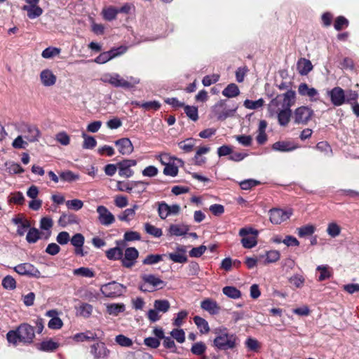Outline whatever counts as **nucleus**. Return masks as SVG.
Listing matches in <instances>:
<instances>
[{
  "label": "nucleus",
  "instance_id": "23",
  "mask_svg": "<svg viewBox=\"0 0 359 359\" xmlns=\"http://www.w3.org/2000/svg\"><path fill=\"white\" fill-rule=\"evenodd\" d=\"M40 79L44 86H52L56 82V76L50 69H44L40 74Z\"/></svg>",
  "mask_w": 359,
  "mask_h": 359
},
{
  "label": "nucleus",
  "instance_id": "57",
  "mask_svg": "<svg viewBox=\"0 0 359 359\" xmlns=\"http://www.w3.org/2000/svg\"><path fill=\"white\" fill-rule=\"evenodd\" d=\"M135 104L137 106L141 107L143 109H147V110H149V109L157 110L161 107L160 103L157 101H150V102H144L142 104H140L139 102H135Z\"/></svg>",
  "mask_w": 359,
  "mask_h": 359
},
{
  "label": "nucleus",
  "instance_id": "49",
  "mask_svg": "<svg viewBox=\"0 0 359 359\" xmlns=\"http://www.w3.org/2000/svg\"><path fill=\"white\" fill-rule=\"evenodd\" d=\"M315 230L316 227L312 224H308L297 229L298 235L300 237L312 235L315 232Z\"/></svg>",
  "mask_w": 359,
  "mask_h": 359
},
{
  "label": "nucleus",
  "instance_id": "7",
  "mask_svg": "<svg viewBox=\"0 0 359 359\" xmlns=\"http://www.w3.org/2000/svg\"><path fill=\"white\" fill-rule=\"evenodd\" d=\"M101 292L107 297L114 298L122 294L124 290L123 285L115 281L103 285L101 287Z\"/></svg>",
  "mask_w": 359,
  "mask_h": 359
},
{
  "label": "nucleus",
  "instance_id": "33",
  "mask_svg": "<svg viewBox=\"0 0 359 359\" xmlns=\"http://www.w3.org/2000/svg\"><path fill=\"white\" fill-rule=\"evenodd\" d=\"M194 322L202 334H206L210 331L208 323L204 318L198 316H196L194 318Z\"/></svg>",
  "mask_w": 359,
  "mask_h": 359
},
{
  "label": "nucleus",
  "instance_id": "43",
  "mask_svg": "<svg viewBox=\"0 0 359 359\" xmlns=\"http://www.w3.org/2000/svg\"><path fill=\"white\" fill-rule=\"evenodd\" d=\"M40 232L36 228H30L27 233L26 240L29 243H34L40 238Z\"/></svg>",
  "mask_w": 359,
  "mask_h": 359
},
{
  "label": "nucleus",
  "instance_id": "27",
  "mask_svg": "<svg viewBox=\"0 0 359 359\" xmlns=\"http://www.w3.org/2000/svg\"><path fill=\"white\" fill-rule=\"evenodd\" d=\"M93 306L88 303H81L79 306L76 307V316L83 318H89L93 312Z\"/></svg>",
  "mask_w": 359,
  "mask_h": 359
},
{
  "label": "nucleus",
  "instance_id": "41",
  "mask_svg": "<svg viewBox=\"0 0 359 359\" xmlns=\"http://www.w3.org/2000/svg\"><path fill=\"white\" fill-rule=\"evenodd\" d=\"M118 13V9L113 6H109L102 10L103 18L108 21L116 19Z\"/></svg>",
  "mask_w": 359,
  "mask_h": 359
},
{
  "label": "nucleus",
  "instance_id": "56",
  "mask_svg": "<svg viewBox=\"0 0 359 359\" xmlns=\"http://www.w3.org/2000/svg\"><path fill=\"white\" fill-rule=\"evenodd\" d=\"M115 341L118 344L123 347H130L133 345V341L123 334L117 335Z\"/></svg>",
  "mask_w": 359,
  "mask_h": 359
},
{
  "label": "nucleus",
  "instance_id": "62",
  "mask_svg": "<svg viewBox=\"0 0 359 359\" xmlns=\"http://www.w3.org/2000/svg\"><path fill=\"white\" fill-rule=\"evenodd\" d=\"M148 184L143 181H133L132 191L135 193L141 194L146 190Z\"/></svg>",
  "mask_w": 359,
  "mask_h": 359
},
{
  "label": "nucleus",
  "instance_id": "16",
  "mask_svg": "<svg viewBox=\"0 0 359 359\" xmlns=\"http://www.w3.org/2000/svg\"><path fill=\"white\" fill-rule=\"evenodd\" d=\"M97 212L98 214V221L101 224L104 226H109L114 222V216L105 206H97Z\"/></svg>",
  "mask_w": 359,
  "mask_h": 359
},
{
  "label": "nucleus",
  "instance_id": "15",
  "mask_svg": "<svg viewBox=\"0 0 359 359\" xmlns=\"http://www.w3.org/2000/svg\"><path fill=\"white\" fill-rule=\"evenodd\" d=\"M137 165L136 160L134 159H125L117 163L118 169V175L121 177H130L133 175L134 172L131 167Z\"/></svg>",
  "mask_w": 359,
  "mask_h": 359
},
{
  "label": "nucleus",
  "instance_id": "52",
  "mask_svg": "<svg viewBox=\"0 0 359 359\" xmlns=\"http://www.w3.org/2000/svg\"><path fill=\"white\" fill-rule=\"evenodd\" d=\"M144 229L147 233L152 235L154 237L159 238L162 236V230L157 228L149 223L144 224Z\"/></svg>",
  "mask_w": 359,
  "mask_h": 359
},
{
  "label": "nucleus",
  "instance_id": "1",
  "mask_svg": "<svg viewBox=\"0 0 359 359\" xmlns=\"http://www.w3.org/2000/svg\"><path fill=\"white\" fill-rule=\"evenodd\" d=\"M296 102V93L292 90L278 95L268 104V111L271 117L277 116L281 126H287L292 118L290 109Z\"/></svg>",
  "mask_w": 359,
  "mask_h": 359
},
{
  "label": "nucleus",
  "instance_id": "19",
  "mask_svg": "<svg viewBox=\"0 0 359 359\" xmlns=\"http://www.w3.org/2000/svg\"><path fill=\"white\" fill-rule=\"evenodd\" d=\"M90 353L94 359H105L109 351L104 343L99 342L91 346Z\"/></svg>",
  "mask_w": 359,
  "mask_h": 359
},
{
  "label": "nucleus",
  "instance_id": "31",
  "mask_svg": "<svg viewBox=\"0 0 359 359\" xmlns=\"http://www.w3.org/2000/svg\"><path fill=\"white\" fill-rule=\"evenodd\" d=\"M138 209L137 205H134L133 208L126 209L123 212L118 215V218L121 221L129 222L135 215V210Z\"/></svg>",
  "mask_w": 359,
  "mask_h": 359
},
{
  "label": "nucleus",
  "instance_id": "20",
  "mask_svg": "<svg viewBox=\"0 0 359 359\" xmlns=\"http://www.w3.org/2000/svg\"><path fill=\"white\" fill-rule=\"evenodd\" d=\"M201 307L203 310L208 312L210 315L218 314L221 310V307L216 301L206 298L201 302Z\"/></svg>",
  "mask_w": 359,
  "mask_h": 359
},
{
  "label": "nucleus",
  "instance_id": "59",
  "mask_svg": "<svg viewBox=\"0 0 359 359\" xmlns=\"http://www.w3.org/2000/svg\"><path fill=\"white\" fill-rule=\"evenodd\" d=\"M170 334L179 343H183L185 340V333L182 329H174Z\"/></svg>",
  "mask_w": 359,
  "mask_h": 359
},
{
  "label": "nucleus",
  "instance_id": "36",
  "mask_svg": "<svg viewBox=\"0 0 359 359\" xmlns=\"http://www.w3.org/2000/svg\"><path fill=\"white\" fill-rule=\"evenodd\" d=\"M60 178L63 182H73L79 180V175L74 173L71 170H65L59 174Z\"/></svg>",
  "mask_w": 359,
  "mask_h": 359
},
{
  "label": "nucleus",
  "instance_id": "51",
  "mask_svg": "<svg viewBox=\"0 0 359 359\" xmlns=\"http://www.w3.org/2000/svg\"><path fill=\"white\" fill-rule=\"evenodd\" d=\"M18 334V329L15 330H10L6 334L8 341L10 344L17 346L19 342H21Z\"/></svg>",
  "mask_w": 359,
  "mask_h": 359
},
{
  "label": "nucleus",
  "instance_id": "29",
  "mask_svg": "<svg viewBox=\"0 0 359 359\" xmlns=\"http://www.w3.org/2000/svg\"><path fill=\"white\" fill-rule=\"evenodd\" d=\"M299 93L302 96H308L311 98L318 95V91L314 88H309V86L302 83L299 86L298 88Z\"/></svg>",
  "mask_w": 359,
  "mask_h": 359
},
{
  "label": "nucleus",
  "instance_id": "61",
  "mask_svg": "<svg viewBox=\"0 0 359 359\" xmlns=\"http://www.w3.org/2000/svg\"><path fill=\"white\" fill-rule=\"evenodd\" d=\"M24 136L18 135L13 142L12 147L15 149H25L28 145V141L23 140Z\"/></svg>",
  "mask_w": 359,
  "mask_h": 359
},
{
  "label": "nucleus",
  "instance_id": "39",
  "mask_svg": "<svg viewBox=\"0 0 359 359\" xmlns=\"http://www.w3.org/2000/svg\"><path fill=\"white\" fill-rule=\"evenodd\" d=\"M123 255V250L119 247L111 248L106 252L107 257L111 260L122 259Z\"/></svg>",
  "mask_w": 359,
  "mask_h": 359
},
{
  "label": "nucleus",
  "instance_id": "6",
  "mask_svg": "<svg viewBox=\"0 0 359 359\" xmlns=\"http://www.w3.org/2000/svg\"><path fill=\"white\" fill-rule=\"evenodd\" d=\"M258 232L252 228H242L239 231V236L242 237L241 243L245 248L250 249L256 246Z\"/></svg>",
  "mask_w": 359,
  "mask_h": 359
},
{
  "label": "nucleus",
  "instance_id": "14",
  "mask_svg": "<svg viewBox=\"0 0 359 359\" xmlns=\"http://www.w3.org/2000/svg\"><path fill=\"white\" fill-rule=\"evenodd\" d=\"M14 270L20 275L34 278L41 277L40 271L34 266L29 263L18 264L14 268Z\"/></svg>",
  "mask_w": 359,
  "mask_h": 359
},
{
  "label": "nucleus",
  "instance_id": "25",
  "mask_svg": "<svg viewBox=\"0 0 359 359\" xmlns=\"http://www.w3.org/2000/svg\"><path fill=\"white\" fill-rule=\"evenodd\" d=\"M170 259L176 263H185L187 261L186 255V250L183 248H179L175 252L170 253L168 255Z\"/></svg>",
  "mask_w": 359,
  "mask_h": 359
},
{
  "label": "nucleus",
  "instance_id": "17",
  "mask_svg": "<svg viewBox=\"0 0 359 359\" xmlns=\"http://www.w3.org/2000/svg\"><path fill=\"white\" fill-rule=\"evenodd\" d=\"M139 252L135 248H128L124 252V257H122L121 262L123 266L126 268L132 267L138 257Z\"/></svg>",
  "mask_w": 359,
  "mask_h": 359
},
{
  "label": "nucleus",
  "instance_id": "46",
  "mask_svg": "<svg viewBox=\"0 0 359 359\" xmlns=\"http://www.w3.org/2000/svg\"><path fill=\"white\" fill-rule=\"evenodd\" d=\"M5 165L10 174H19L24 172V169L17 163L11 161L6 163Z\"/></svg>",
  "mask_w": 359,
  "mask_h": 359
},
{
  "label": "nucleus",
  "instance_id": "8",
  "mask_svg": "<svg viewBox=\"0 0 359 359\" xmlns=\"http://www.w3.org/2000/svg\"><path fill=\"white\" fill-rule=\"evenodd\" d=\"M127 47L121 46L117 48H113L109 51L100 54L95 59V62L98 64H104L110 60L125 53Z\"/></svg>",
  "mask_w": 359,
  "mask_h": 359
},
{
  "label": "nucleus",
  "instance_id": "22",
  "mask_svg": "<svg viewBox=\"0 0 359 359\" xmlns=\"http://www.w3.org/2000/svg\"><path fill=\"white\" fill-rule=\"evenodd\" d=\"M12 222L14 224L18 226L17 233L19 236L25 235L26 231L30 229L31 224L29 220L24 218L21 215H18L12 219Z\"/></svg>",
  "mask_w": 359,
  "mask_h": 359
},
{
  "label": "nucleus",
  "instance_id": "44",
  "mask_svg": "<svg viewBox=\"0 0 359 359\" xmlns=\"http://www.w3.org/2000/svg\"><path fill=\"white\" fill-rule=\"evenodd\" d=\"M264 104V100L262 98H260L255 101L245 100L244 101L243 105L245 108L249 109H257L263 107Z\"/></svg>",
  "mask_w": 359,
  "mask_h": 359
},
{
  "label": "nucleus",
  "instance_id": "9",
  "mask_svg": "<svg viewBox=\"0 0 359 359\" xmlns=\"http://www.w3.org/2000/svg\"><path fill=\"white\" fill-rule=\"evenodd\" d=\"M20 341L25 344H31L35 337L34 330L27 323H22L18 327Z\"/></svg>",
  "mask_w": 359,
  "mask_h": 359
},
{
  "label": "nucleus",
  "instance_id": "54",
  "mask_svg": "<svg viewBox=\"0 0 359 359\" xmlns=\"http://www.w3.org/2000/svg\"><path fill=\"white\" fill-rule=\"evenodd\" d=\"M184 112L187 115V116L191 118L192 121H196L198 118V109L194 106H185L184 107Z\"/></svg>",
  "mask_w": 359,
  "mask_h": 359
},
{
  "label": "nucleus",
  "instance_id": "47",
  "mask_svg": "<svg viewBox=\"0 0 359 359\" xmlns=\"http://www.w3.org/2000/svg\"><path fill=\"white\" fill-rule=\"evenodd\" d=\"M327 233L330 236L335 238L340 234L341 227L337 223L331 222L328 224Z\"/></svg>",
  "mask_w": 359,
  "mask_h": 359
},
{
  "label": "nucleus",
  "instance_id": "34",
  "mask_svg": "<svg viewBox=\"0 0 359 359\" xmlns=\"http://www.w3.org/2000/svg\"><path fill=\"white\" fill-rule=\"evenodd\" d=\"M59 347V344L53 341L52 339H48L46 341H43L41 343L39 344V349L43 351H53L56 350Z\"/></svg>",
  "mask_w": 359,
  "mask_h": 359
},
{
  "label": "nucleus",
  "instance_id": "2",
  "mask_svg": "<svg viewBox=\"0 0 359 359\" xmlns=\"http://www.w3.org/2000/svg\"><path fill=\"white\" fill-rule=\"evenodd\" d=\"M105 83H109L115 88L131 89L140 83V79L135 76H128L126 79L122 77L118 73H107L100 79Z\"/></svg>",
  "mask_w": 359,
  "mask_h": 359
},
{
  "label": "nucleus",
  "instance_id": "4",
  "mask_svg": "<svg viewBox=\"0 0 359 359\" xmlns=\"http://www.w3.org/2000/svg\"><path fill=\"white\" fill-rule=\"evenodd\" d=\"M141 278L142 282L139 284V289L144 292H151L165 285L164 281L152 274H144Z\"/></svg>",
  "mask_w": 359,
  "mask_h": 359
},
{
  "label": "nucleus",
  "instance_id": "28",
  "mask_svg": "<svg viewBox=\"0 0 359 359\" xmlns=\"http://www.w3.org/2000/svg\"><path fill=\"white\" fill-rule=\"evenodd\" d=\"M22 10L27 12V16L30 19H34L43 13V10L38 5L24 6Z\"/></svg>",
  "mask_w": 359,
  "mask_h": 359
},
{
  "label": "nucleus",
  "instance_id": "45",
  "mask_svg": "<svg viewBox=\"0 0 359 359\" xmlns=\"http://www.w3.org/2000/svg\"><path fill=\"white\" fill-rule=\"evenodd\" d=\"M73 274L75 276L86 277V278H92L94 277V272L87 267H81L79 269H74Z\"/></svg>",
  "mask_w": 359,
  "mask_h": 359
},
{
  "label": "nucleus",
  "instance_id": "21",
  "mask_svg": "<svg viewBox=\"0 0 359 359\" xmlns=\"http://www.w3.org/2000/svg\"><path fill=\"white\" fill-rule=\"evenodd\" d=\"M115 144L118 147V151L123 155H129L134 150L133 145L128 138L118 140L115 142Z\"/></svg>",
  "mask_w": 359,
  "mask_h": 359
},
{
  "label": "nucleus",
  "instance_id": "55",
  "mask_svg": "<svg viewBox=\"0 0 359 359\" xmlns=\"http://www.w3.org/2000/svg\"><path fill=\"white\" fill-rule=\"evenodd\" d=\"M2 285L6 290H14L16 287V281L11 276H6L2 280Z\"/></svg>",
  "mask_w": 359,
  "mask_h": 359
},
{
  "label": "nucleus",
  "instance_id": "5",
  "mask_svg": "<svg viewBox=\"0 0 359 359\" xmlns=\"http://www.w3.org/2000/svg\"><path fill=\"white\" fill-rule=\"evenodd\" d=\"M313 111L309 107L301 106L292 113L294 123L297 125H306L311 119Z\"/></svg>",
  "mask_w": 359,
  "mask_h": 359
},
{
  "label": "nucleus",
  "instance_id": "63",
  "mask_svg": "<svg viewBox=\"0 0 359 359\" xmlns=\"http://www.w3.org/2000/svg\"><path fill=\"white\" fill-rule=\"evenodd\" d=\"M162 260V256L160 255H149L143 260L144 264L151 265L156 264Z\"/></svg>",
  "mask_w": 359,
  "mask_h": 359
},
{
  "label": "nucleus",
  "instance_id": "58",
  "mask_svg": "<svg viewBox=\"0 0 359 359\" xmlns=\"http://www.w3.org/2000/svg\"><path fill=\"white\" fill-rule=\"evenodd\" d=\"M84 241V236L79 233L74 234L70 240L72 245L75 248L83 247Z\"/></svg>",
  "mask_w": 359,
  "mask_h": 359
},
{
  "label": "nucleus",
  "instance_id": "50",
  "mask_svg": "<svg viewBox=\"0 0 359 359\" xmlns=\"http://www.w3.org/2000/svg\"><path fill=\"white\" fill-rule=\"evenodd\" d=\"M66 206L69 210L78 211L83 206V202L79 199L69 200L65 202Z\"/></svg>",
  "mask_w": 359,
  "mask_h": 359
},
{
  "label": "nucleus",
  "instance_id": "60",
  "mask_svg": "<svg viewBox=\"0 0 359 359\" xmlns=\"http://www.w3.org/2000/svg\"><path fill=\"white\" fill-rule=\"evenodd\" d=\"M83 137L84 138L83 144V147L84 149H93L96 146L97 142L93 137L83 134Z\"/></svg>",
  "mask_w": 359,
  "mask_h": 359
},
{
  "label": "nucleus",
  "instance_id": "12",
  "mask_svg": "<svg viewBox=\"0 0 359 359\" xmlns=\"http://www.w3.org/2000/svg\"><path fill=\"white\" fill-rule=\"evenodd\" d=\"M180 211V206L177 204L168 205L165 202L158 203V213L161 219H165L170 215H176Z\"/></svg>",
  "mask_w": 359,
  "mask_h": 359
},
{
  "label": "nucleus",
  "instance_id": "3",
  "mask_svg": "<svg viewBox=\"0 0 359 359\" xmlns=\"http://www.w3.org/2000/svg\"><path fill=\"white\" fill-rule=\"evenodd\" d=\"M217 337L213 344L219 350L233 349L236 346L237 337L233 334H229L226 328L217 329L215 331Z\"/></svg>",
  "mask_w": 359,
  "mask_h": 359
},
{
  "label": "nucleus",
  "instance_id": "37",
  "mask_svg": "<svg viewBox=\"0 0 359 359\" xmlns=\"http://www.w3.org/2000/svg\"><path fill=\"white\" fill-rule=\"evenodd\" d=\"M124 311L125 305L123 304L113 303L107 305V311L109 315L116 316Z\"/></svg>",
  "mask_w": 359,
  "mask_h": 359
},
{
  "label": "nucleus",
  "instance_id": "26",
  "mask_svg": "<svg viewBox=\"0 0 359 359\" xmlns=\"http://www.w3.org/2000/svg\"><path fill=\"white\" fill-rule=\"evenodd\" d=\"M297 70L301 75H306L313 69V65L309 60L301 58L297 62Z\"/></svg>",
  "mask_w": 359,
  "mask_h": 359
},
{
  "label": "nucleus",
  "instance_id": "10",
  "mask_svg": "<svg viewBox=\"0 0 359 359\" xmlns=\"http://www.w3.org/2000/svg\"><path fill=\"white\" fill-rule=\"evenodd\" d=\"M224 101L220 100L213 106L212 111L218 120L224 121L234 115L237 107L233 109H227L224 107Z\"/></svg>",
  "mask_w": 359,
  "mask_h": 359
},
{
  "label": "nucleus",
  "instance_id": "13",
  "mask_svg": "<svg viewBox=\"0 0 359 359\" xmlns=\"http://www.w3.org/2000/svg\"><path fill=\"white\" fill-rule=\"evenodd\" d=\"M21 132L24 134V138L29 142H38L41 137L39 129L34 125H24Z\"/></svg>",
  "mask_w": 359,
  "mask_h": 359
},
{
  "label": "nucleus",
  "instance_id": "48",
  "mask_svg": "<svg viewBox=\"0 0 359 359\" xmlns=\"http://www.w3.org/2000/svg\"><path fill=\"white\" fill-rule=\"evenodd\" d=\"M60 49L55 47H48L43 50L41 56L46 59L52 58L60 53Z\"/></svg>",
  "mask_w": 359,
  "mask_h": 359
},
{
  "label": "nucleus",
  "instance_id": "11",
  "mask_svg": "<svg viewBox=\"0 0 359 359\" xmlns=\"http://www.w3.org/2000/svg\"><path fill=\"white\" fill-rule=\"evenodd\" d=\"M291 215L290 210H283L279 208H273L269 210L270 221L274 224H279L286 221Z\"/></svg>",
  "mask_w": 359,
  "mask_h": 359
},
{
  "label": "nucleus",
  "instance_id": "64",
  "mask_svg": "<svg viewBox=\"0 0 359 359\" xmlns=\"http://www.w3.org/2000/svg\"><path fill=\"white\" fill-rule=\"evenodd\" d=\"M55 140L64 146L68 145L70 142V137L66 132H60L56 134Z\"/></svg>",
  "mask_w": 359,
  "mask_h": 359
},
{
  "label": "nucleus",
  "instance_id": "24",
  "mask_svg": "<svg viewBox=\"0 0 359 359\" xmlns=\"http://www.w3.org/2000/svg\"><path fill=\"white\" fill-rule=\"evenodd\" d=\"M297 147V146L294 145L292 142L286 141H278L272 145V149L273 150L282 152L291 151Z\"/></svg>",
  "mask_w": 359,
  "mask_h": 359
},
{
  "label": "nucleus",
  "instance_id": "40",
  "mask_svg": "<svg viewBox=\"0 0 359 359\" xmlns=\"http://www.w3.org/2000/svg\"><path fill=\"white\" fill-rule=\"evenodd\" d=\"M223 293L229 298L238 299L241 296V292L236 287L233 286H226L222 289Z\"/></svg>",
  "mask_w": 359,
  "mask_h": 359
},
{
  "label": "nucleus",
  "instance_id": "35",
  "mask_svg": "<svg viewBox=\"0 0 359 359\" xmlns=\"http://www.w3.org/2000/svg\"><path fill=\"white\" fill-rule=\"evenodd\" d=\"M316 271L320 272V275L318 276V281H323L330 278L332 276V270L331 268L327 265H320L316 268Z\"/></svg>",
  "mask_w": 359,
  "mask_h": 359
},
{
  "label": "nucleus",
  "instance_id": "38",
  "mask_svg": "<svg viewBox=\"0 0 359 359\" xmlns=\"http://www.w3.org/2000/svg\"><path fill=\"white\" fill-rule=\"evenodd\" d=\"M197 140L194 138H187L184 141L178 143L179 147L185 152H191L195 147Z\"/></svg>",
  "mask_w": 359,
  "mask_h": 359
},
{
  "label": "nucleus",
  "instance_id": "32",
  "mask_svg": "<svg viewBox=\"0 0 359 359\" xmlns=\"http://www.w3.org/2000/svg\"><path fill=\"white\" fill-rule=\"evenodd\" d=\"M239 94L240 90L235 83L229 84L222 91V95L229 98L235 97Z\"/></svg>",
  "mask_w": 359,
  "mask_h": 359
},
{
  "label": "nucleus",
  "instance_id": "53",
  "mask_svg": "<svg viewBox=\"0 0 359 359\" xmlns=\"http://www.w3.org/2000/svg\"><path fill=\"white\" fill-rule=\"evenodd\" d=\"M245 344L248 350L257 352L260 348L259 342L254 338L249 337L246 339Z\"/></svg>",
  "mask_w": 359,
  "mask_h": 359
},
{
  "label": "nucleus",
  "instance_id": "30",
  "mask_svg": "<svg viewBox=\"0 0 359 359\" xmlns=\"http://www.w3.org/2000/svg\"><path fill=\"white\" fill-rule=\"evenodd\" d=\"M189 230V226L184 224H172L169 229L170 233L177 236L186 234Z\"/></svg>",
  "mask_w": 359,
  "mask_h": 359
},
{
  "label": "nucleus",
  "instance_id": "18",
  "mask_svg": "<svg viewBox=\"0 0 359 359\" xmlns=\"http://www.w3.org/2000/svg\"><path fill=\"white\" fill-rule=\"evenodd\" d=\"M332 103L334 106H341L345 103V92L340 87H335L328 91Z\"/></svg>",
  "mask_w": 359,
  "mask_h": 359
},
{
  "label": "nucleus",
  "instance_id": "42",
  "mask_svg": "<svg viewBox=\"0 0 359 359\" xmlns=\"http://www.w3.org/2000/svg\"><path fill=\"white\" fill-rule=\"evenodd\" d=\"M154 309L157 311L165 313L169 310L170 306V303L168 300L158 299V300H155V302L154 303Z\"/></svg>",
  "mask_w": 359,
  "mask_h": 359
}]
</instances>
